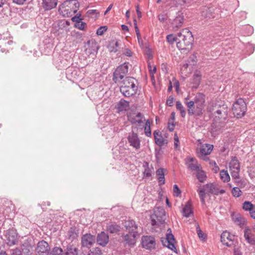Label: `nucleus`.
Instances as JSON below:
<instances>
[{
	"label": "nucleus",
	"mask_w": 255,
	"mask_h": 255,
	"mask_svg": "<svg viewBox=\"0 0 255 255\" xmlns=\"http://www.w3.org/2000/svg\"><path fill=\"white\" fill-rule=\"evenodd\" d=\"M205 96L202 93H197L194 101L188 102V97L185 99V104L187 107L188 114L189 116L195 115L201 116L204 111L205 107Z\"/></svg>",
	"instance_id": "nucleus-1"
},
{
	"label": "nucleus",
	"mask_w": 255,
	"mask_h": 255,
	"mask_svg": "<svg viewBox=\"0 0 255 255\" xmlns=\"http://www.w3.org/2000/svg\"><path fill=\"white\" fill-rule=\"evenodd\" d=\"M128 63H124L123 64L120 65L115 70L113 74V80L116 83H121L123 86L126 87H131L133 88H137L134 84L135 79L131 77H124L128 72Z\"/></svg>",
	"instance_id": "nucleus-2"
},
{
	"label": "nucleus",
	"mask_w": 255,
	"mask_h": 255,
	"mask_svg": "<svg viewBox=\"0 0 255 255\" xmlns=\"http://www.w3.org/2000/svg\"><path fill=\"white\" fill-rule=\"evenodd\" d=\"M79 5L77 0H66L60 5L58 11L63 17H70L77 12Z\"/></svg>",
	"instance_id": "nucleus-3"
},
{
	"label": "nucleus",
	"mask_w": 255,
	"mask_h": 255,
	"mask_svg": "<svg viewBox=\"0 0 255 255\" xmlns=\"http://www.w3.org/2000/svg\"><path fill=\"white\" fill-rule=\"evenodd\" d=\"M177 36L181 39L177 40L176 45L179 50H186V46H191L193 41L192 32L188 29H183L178 33Z\"/></svg>",
	"instance_id": "nucleus-4"
},
{
	"label": "nucleus",
	"mask_w": 255,
	"mask_h": 255,
	"mask_svg": "<svg viewBox=\"0 0 255 255\" xmlns=\"http://www.w3.org/2000/svg\"><path fill=\"white\" fill-rule=\"evenodd\" d=\"M197 192L199 194L202 205L205 204V197L206 194L211 193L216 195L218 194L217 189L215 185L212 183L203 185H200L197 189Z\"/></svg>",
	"instance_id": "nucleus-5"
},
{
	"label": "nucleus",
	"mask_w": 255,
	"mask_h": 255,
	"mask_svg": "<svg viewBox=\"0 0 255 255\" xmlns=\"http://www.w3.org/2000/svg\"><path fill=\"white\" fill-rule=\"evenodd\" d=\"M233 114L237 118H241L245 116L247 111V105L244 100L239 98L236 100L233 106Z\"/></svg>",
	"instance_id": "nucleus-6"
},
{
	"label": "nucleus",
	"mask_w": 255,
	"mask_h": 255,
	"mask_svg": "<svg viewBox=\"0 0 255 255\" xmlns=\"http://www.w3.org/2000/svg\"><path fill=\"white\" fill-rule=\"evenodd\" d=\"M216 8L211 4L203 6L200 8L201 19L214 18L216 16Z\"/></svg>",
	"instance_id": "nucleus-7"
},
{
	"label": "nucleus",
	"mask_w": 255,
	"mask_h": 255,
	"mask_svg": "<svg viewBox=\"0 0 255 255\" xmlns=\"http://www.w3.org/2000/svg\"><path fill=\"white\" fill-rule=\"evenodd\" d=\"M95 243V237L90 234L84 235L81 238V249L84 251H89Z\"/></svg>",
	"instance_id": "nucleus-8"
},
{
	"label": "nucleus",
	"mask_w": 255,
	"mask_h": 255,
	"mask_svg": "<svg viewBox=\"0 0 255 255\" xmlns=\"http://www.w3.org/2000/svg\"><path fill=\"white\" fill-rule=\"evenodd\" d=\"M163 245L167 247L174 252L177 253V250L175 246V240L174 236L171 233L170 229L167 230L166 237L164 240H162Z\"/></svg>",
	"instance_id": "nucleus-9"
},
{
	"label": "nucleus",
	"mask_w": 255,
	"mask_h": 255,
	"mask_svg": "<svg viewBox=\"0 0 255 255\" xmlns=\"http://www.w3.org/2000/svg\"><path fill=\"white\" fill-rule=\"evenodd\" d=\"M128 121L136 126H140L145 121L144 116L140 113H133L128 115Z\"/></svg>",
	"instance_id": "nucleus-10"
},
{
	"label": "nucleus",
	"mask_w": 255,
	"mask_h": 255,
	"mask_svg": "<svg viewBox=\"0 0 255 255\" xmlns=\"http://www.w3.org/2000/svg\"><path fill=\"white\" fill-rule=\"evenodd\" d=\"M49 251L50 247L46 242L43 240L38 243L36 249V255H49Z\"/></svg>",
	"instance_id": "nucleus-11"
},
{
	"label": "nucleus",
	"mask_w": 255,
	"mask_h": 255,
	"mask_svg": "<svg viewBox=\"0 0 255 255\" xmlns=\"http://www.w3.org/2000/svg\"><path fill=\"white\" fill-rule=\"evenodd\" d=\"M141 244L143 248L151 250L155 248V239L152 236H143L141 238Z\"/></svg>",
	"instance_id": "nucleus-12"
},
{
	"label": "nucleus",
	"mask_w": 255,
	"mask_h": 255,
	"mask_svg": "<svg viewBox=\"0 0 255 255\" xmlns=\"http://www.w3.org/2000/svg\"><path fill=\"white\" fill-rule=\"evenodd\" d=\"M5 236L6 238V243L8 246H13L17 243V236L15 231L13 230L7 231Z\"/></svg>",
	"instance_id": "nucleus-13"
},
{
	"label": "nucleus",
	"mask_w": 255,
	"mask_h": 255,
	"mask_svg": "<svg viewBox=\"0 0 255 255\" xmlns=\"http://www.w3.org/2000/svg\"><path fill=\"white\" fill-rule=\"evenodd\" d=\"M185 164L188 169L191 171L195 172L200 167L201 165L198 162L196 158L188 156L185 159Z\"/></svg>",
	"instance_id": "nucleus-14"
},
{
	"label": "nucleus",
	"mask_w": 255,
	"mask_h": 255,
	"mask_svg": "<svg viewBox=\"0 0 255 255\" xmlns=\"http://www.w3.org/2000/svg\"><path fill=\"white\" fill-rule=\"evenodd\" d=\"M234 236L227 231H224L221 235V241L227 247H231L234 244Z\"/></svg>",
	"instance_id": "nucleus-15"
},
{
	"label": "nucleus",
	"mask_w": 255,
	"mask_h": 255,
	"mask_svg": "<svg viewBox=\"0 0 255 255\" xmlns=\"http://www.w3.org/2000/svg\"><path fill=\"white\" fill-rule=\"evenodd\" d=\"M87 46L85 50L86 54L95 55L98 53L99 47L96 42L89 41L87 43Z\"/></svg>",
	"instance_id": "nucleus-16"
},
{
	"label": "nucleus",
	"mask_w": 255,
	"mask_h": 255,
	"mask_svg": "<svg viewBox=\"0 0 255 255\" xmlns=\"http://www.w3.org/2000/svg\"><path fill=\"white\" fill-rule=\"evenodd\" d=\"M137 232L129 233L123 235V238L126 244L128 246H133L136 243V237L137 236Z\"/></svg>",
	"instance_id": "nucleus-17"
},
{
	"label": "nucleus",
	"mask_w": 255,
	"mask_h": 255,
	"mask_svg": "<svg viewBox=\"0 0 255 255\" xmlns=\"http://www.w3.org/2000/svg\"><path fill=\"white\" fill-rule=\"evenodd\" d=\"M128 139L130 146H133L136 149L140 148V141L136 133L132 132L129 134Z\"/></svg>",
	"instance_id": "nucleus-18"
},
{
	"label": "nucleus",
	"mask_w": 255,
	"mask_h": 255,
	"mask_svg": "<svg viewBox=\"0 0 255 255\" xmlns=\"http://www.w3.org/2000/svg\"><path fill=\"white\" fill-rule=\"evenodd\" d=\"M158 210L159 212V216L157 215V213L156 211H154V216L156 217V219L153 218V216L151 217V223L152 226H155L157 225V222H159L160 223H162L164 221L162 217L165 216V211L162 208H158Z\"/></svg>",
	"instance_id": "nucleus-19"
},
{
	"label": "nucleus",
	"mask_w": 255,
	"mask_h": 255,
	"mask_svg": "<svg viewBox=\"0 0 255 255\" xmlns=\"http://www.w3.org/2000/svg\"><path fill=\"white\" fill-rule=\"evenodd\" d=\"M155 143L159 146H162L167 144V139L164 138L159 130H156L153 132Z\"/></svg>",
	"instance_id": "nucleus-20"
},
{
	"label": "nucleus",
	"mask_w": 255,
	"mask_h": 255,
	"mask_svg": "<svg viewBox=\"0 0 255 255\" xmlns=\"http://www.w3.org/2000/svg\"><path fill=\"white\" fill-rule=\"evenodd\" d=\"M137 88L134 89L131 87L121 85L120 86V92L123 95L126 97H129L136 93Z\"/></svg>",
	"instance_id": "nucleus-21"
},
{
	"label": "nucleus",
	"mask_w": 255,
	"mask_h": 255,
	"mask_svg": "<svg viewBox=\"0 0 255 255\" xmlns=\"http://www.w3.org/2000/svg\"><path fill=\"white\" fill-rule=\"evenodd\" d=\"M244 237L246 241L251 245H255V237L252 234L251 230L246 227L244 230Z\"/></svg>",
	"instance_id": "nucleus-22"
},
{
	"label": "nucleus",
	"mask_w": 255,
	"mask_h": 255,
	"mask_svg": "<svg viewBox=\"0 0 255 255\" xmlns=\"http://www.w3.org/2000/svg\"><path fill=\"white\" fill-rule=\"evenodd\" d=\"M33 245L31 241L26 240L21 246V249L24 254L28 255L32 253Z\"/></svg>",
	"instance_id": "nucleus-23"
},
{
	"label": "nucleus",
	"mask_w": 255,
	"mask_h": 255,
	"mask_svg": "<svg viewBox=\"0 0 255 255\" xmlns=\"http://www.w3.org/2000/svg\"><path fill=\"white\" fill-rule=\"evenodd\" d=\"M243 208L244 210L249 211L251 217L255 219V206L250 201H245L243 204Z\"/></svg>",
	"instance_id": "nucleus-24"
},
{
	"label": "nucleus",
	"mask_w": 255,
	"mask_h": 255,
	"mask_svg": "<svg viewBox=\"0 0 255 255\" xmlns=\"http://www.w3.org/2000/svg\"><path fill=\"white\" fill-rule=\"evenodd\" d=\"M109 240V236L104 232H102L97 236V242L98 244L103 247L106 246Z\"/></svg>",
	"instance_id": "nucleus-25"
},
{
	"label": "nucleus",
	"mask_w": 255,
	"mask_h": 255,
	"mask_svg": "<svg viewBox=\"0 0 255 255\" xmlns=\"http://www.w3.org/2000/svg\"><path fill=\"white\" fill-rule=\"evenodd\" d=\"M58 0H42V6L45 10H49L55 7Z\"/></svg>",
	"instance_id": "nucleus-26"
},
{
	"label": "nucleus",
	"mask_w": 255,
	"mask_h": 255,
	"mask_svg": "<svg viewBox=\"0 0 255 255\" xmlns=\"http://www.w3.org/2000/svg\"><path fill=\"white\" fill-rule=\"evenodd\" d=\"M213 148V145L210 144H204L200 148V156L203 157L211 153Z\"/></svg>",
	"instance_id": "nucleus-27"
},
{
	"label": "nucleus",
	"mask_w": 255,
	"mask_h": 255,
	"mask_svg": "<svg viewBox=\"0 0 255 255\" xmlns=\"http://www.w3.org/2000/svg\"><path fill=\"white\" fill-rule=\"evenodd\" d=\"M129 107V102L121 99L117 104L116 108L119 112L127 111Z\"/></svg>",
	"instance_id": "nucleus-28"
},
{
	"label": "nucleus",
	"mask_w": 255,
	"mask_h": 255,
	"mask_svg": "<svg viewBox=\"0 0 255 255\" xmlns=\"http://www.w3.org/2000/svg\"><path fill=\"white\" fill-rule=\"evenodd\" d=\"M125 227L129 233L137 232L136 231L137 226L133 220H128L125 222Z\"/></svg>",
	"instance_id": "nucleus-29"
},
{
	"label": "nucleus",
	"mask_w": 255,
	"mask_h": 255,
	"mask_svg": "<svg viewBox=\"0 0 255 255\" xmlns=\"http://www.w3.org/2000/svg\"><path fill=\"white\" fill-rule=\"evenodd\" d=\"M183 21L184 17L183 16L180 15L177 16L172 22L173 29L174 30H177L182 26Z\"/></svg>",
	"instance_id": "nucleus-30"
},
{
	"label": "nucleus",
	"mask_w": 255,
	"mask_h": 255,
	"mask_svg": "<svg viewBox=\"0 0 255 255\" xmlns=\"http://www.w3.org/2000/svg\"><path fill=\"white\" fill-rule=\"evenodd\" d=\"M165 171H166V169L163 168H159L156 171V176L159 185H163L165 183Z\"/></svg>",
	"instance_id": "nucleus-31"
},
{
	"label": "nucleus",
	"mask_w": 255,
	"mask_h": 255,
	"mask_svg": "<svg viewBox=\"0 0 255 255\" xmlns=\"http://www.w3.org/2000/svg\"><path fill=\"white\" fill-rule=\"evenodd\" d=\"M79 230L75 227L70 228L67 233L68 238L71 242L76 239L78 236Z\"/></svg>",
	"instance_id": "nucleus-32"
},
{
	"label": "nucleus",
	"mask_w": 255,
	"mask_h": 255,
	"mask_svg": "<svg viewBox=\"0 0 255 255\" xmlns=\"http://www.w3.org/2000/svg\"><path fill=\"white\" fill-rule=\"evenodd\" d=\"M144 170L143 172V176L145 178H149L151 176L153 172V167L152 166H149V163L147 162H144L143 165Z\"/></svg>",
	"instance_id": "nucleus-33"
},
{
	"label": "nucleus",
	"mask_w": 255,
	"mask_h": 255,
	"mask_svg": "<svg viewBox=\"0 0 255 255\" xmlns=\"http://www.w3.org/2000/svg\"><path fill=\"white\" fill-rule=\"evenodd\" d=\"M183 216L188 218L193 214V212L191 208V203L190 201L187 202L182 210Z\"/></svg>",
	"instance_id": "nucleus-34"
},
{
	"label": "nucleus",
	"mask_w": 255,
	"mask_h": 255,
	"mask_svg": "<svg viewBox=\"0 0 255 255\" xmlns=\"http://www.w3.org/2000/svg\"><path fill=\"white\" fill-rule=\"evenodd\" d=\"M195 174L196 178L200 182L203 183L206 181L207 176L205 172L202 169V167H200L199 169L196 171Z\"/></svg>",
	"instance_id": "nucleus-35"
},
{
	"label": "nucleus",
	"mask_w": 255,
	"mask_h": 255,
	"mask_svg": "<svg viewBox=\"0 0 255 255\" xmlns=\"http://www.w3.org/2000/svg\"><path fill=\"white\" fill-rule=\"evenodd\" d=\"M230 170H240V163L236 157L232 158L229 163Z\"/></svg>",
	"instance_id": "nucleus-36"
},
{
	"label": "nucleus",
	"mask_w": 255,
	"mask_h": 255,
	"mask_svg": "<svg viewBox=\"0 0 255 255\" xmlns=\"http://www.w3.org/2000/svg\"><path fill=\"white\" fill-rule=\"evenodd\" d=\"M107 231L111 234L117 233L120 230V226L115 223L109 224L107 227Z\"/></svg>",
	"instance_id": "nucleus-37"
},
{
	"label": "nucleus",
	"mask_w": 255,
	"mask_h": 255,
	"mask_svg": "<svg viewBox=\"0 0 255 255\" xmlns=\"http://www.w3.org/2000/svg\"><path fill=\"white\" fill-rule=\"evenodd\" d=\"M234 222L238 226L242 227L245 223L246 220L241 215L238 214L233 217Z\"/></svg>",
	"instance_id": "nucleus-38"
},
{
	"label": "nucleus",
	"mask_w": 255,
	"mask_h": 255,
	"mask_svg": "<svg viewBox=\"0 0 255 255\" xmlns=\"http://www.w3.org/2000/svg\"><path fill=\"white\" fill-rule=\"evenodd\" d=\"M64 255H78V250L76 248L72 246H68Z\"/></svg>",
	"instance_id": "nucleus-39"
},
{
	"label": "nucleus",
	"mask_w": 255,
	"mask_h": 255,
	"mask_svg": "<svg viewBox=\"0 0 255 255\" xmlns=\"http://www.w3.org/2000/svg\"><path fill=\"white\" fill-rule=\"evenodd\" d=\"M176 107L177 110L180 112L181 116L182 118H185L186 114V112L185 111V108H184L182 104H181V103L180 101L176 102Z\"/></svg>",
	"instance_id": "nucleus-40"
},
{
	"label": "nucleus",
	"mask_w": 255,
	"mask_h": 255,
	"mask_svg": "<svg viewBox=\"0 0 255 255\" xmlns=\"http://www.w3.org/2000/svg\"><path fill=\"white\" fill-rule=\"evenodd\" d=\"M221 179L224 182H227L230 181V177L227 170H222L220 172Z\"/></svg>",
	"instance_id": "nucleus-41"
},
{
	"label": "nucleus",
	"mask_w": 255,
	"mask_h": 255,
	"mask_svg": "<svg viewBox=\"0 0 255 255\" xmlns=\"http://www.w3.org/2000/svg\"><path fill=\"white\" fill-rule=\"evenodd\" d=\"M144 129L145 134L148 137L151 136V132L150 128V123H149V121L148 120H147L145 122Z\"/></svg>",
	"instance_id": "nucleus-42"
},
{
	"label": "nucleus",
	"mask_w": 255,
	"mask_h": 255,
	"mask_svg": "<svg viewBox=\"0 0 255 255\" xmlns=\"http://www.w3.org/2000/svg\"><path fill=\"white\" fill-rule=\"evenodd\" d=\"M119 46L118 41H113L110 44L109 48L111 52H116L118 50Z\"/></svg>",
	"instance_id": "nucleus-43"
},
{
	"label": "nucleus",
	"mask_w": 255,
	"mask_h": 255,
	"mask_svg": "<svg viewBox=\"0 0 255 255\" xmlns=\"http://www.w3.org/2000/svg\"><path fill=\"white\" fill-rule=\"evenodd\" d=\"M63 250L59 247H54L52 251L49 252V255H62Z\"/></svg>",
	"instance_id": "nucleus-44"
},
{
	"label": "nucleus",
	"mask_w": 255,
	"mask_h": 255,
	"mask_svg": "<svg viewBox=\"0 0 255 255\" xmlns=\"http://www.w3.org/2000/svg\"><path fill=\"white\" fill-rule=\"evenodd\" d=\"M242 193V191L238 187H235L232 189V193L234 197H239L241 196Z\"/></svg>",
	"instance_id": "nucleus-45"
},
{
	"label": "nucleus",
	"mask_w": 255,
	"mask_h": 255,
	"mask_svg": "<svg viewBox=\"0 0 255 255\" xmlns=\"http://www.w3.org/2000/svg\"><path fill=\"white\" fill-rule=\"evenodd\" d=\"M166 39L168 42L171 44H173L174 42L177 41L178 40L177 37H175L174 35L172 34L167 35Z\"/></svg>",
	"instance_id": "nucleus-46"
},
{
	"label": "nucleus",
	"mask_w": 255,
	"mask_h": 255,
	"mask_svg": "<svg viewBox=\"0 0 255 255\" xmlns=\"http://www.w3.org/2000/svg\"><path fill=\"white\" fill-rule=\"evenodd\" d=\"M86 23L84 22H83L82 21H79V22L75 23V26L79 29L80 30H84L85 28V27L86 26Z\"/></svg>",
	"instance_id": "nucleus-47"
},
{
	"label": "nucleus",
	"mask_w": 255,
	"mask_h": 255,
	"mask_svg": "<svg viewBox=\"0 0 255 255\" xmlns=\"http://www.w3.org/2000/svg\"><path fill=\"white\" fill-rule=\"evenodd\" d=\"M196 231L199 239L202 240H204L205 239V237L204 236L203 232L200 229L199 226L198 225H197V226H196Z\"/></svg>",
	"instance_id": "nucleus-48"
},
{
	"label": "nucleus",
	"mask_w": 255,
	"mask_h": 255,
	"mask_svg": "<svg viewBox=\"0 0 255 255\" xmlns=\"http://www.w3.org/2000/svg\"><path fill=\"white\" fill-rule=\"evenodd\" d=\"M227 111L226 109L223 107L222 108H220V109L217 110L216 112H215V114H217L219 116H221V118L222 117V115H226V113Z\"/></svg>",
	"instance_id": "nucleus-49"
},
{
	"label": "nucleus",
	"mask_w": 255,
	"mask_h": 255,
	"mask_svg": "<svg viewBox=\"0 0 255 255\" xmlns=\"http://www.w3.org/2000/svg\"><path fill=\"white\" fill-rule=\"evenodd\" d=\"M107 29L106 26H101L97 30L96 33L98 35H102Z\"/></svg>",
	"instance_id": "nucleus-50"
},
{
	"label": "nucleus",
	"mask_w": 255,
	"mask_h": 255,
	"mask_svg": "<svg viewBox=\"0 0 255 255\" xmlns=\"http://www.w3.org/2000/svg\"><path fill=\"white\" fill-rule=\"evenodd\" d=\"M231 175L233 178L238 179L239 178V172L240 170H231Z\"/></svg>",
	"instance_id": "nucleus-51"
},
{
	"label": "nucleus",
	"mask_w": 255,
	"mask_h": 255,
	"mask_svg": "<svg viewBox=\"0 0 255 255\" xmlns=\"http://www.w3.org/2000/svg\"><path fill=\"white\" fill-rule=\"evenodd\" d=\"M173 188L174 195L177 197L181 193L180 190L178 186L176 184H174Z\"/></svg>",
	"instance_id": "nucleus-52"
},
{
	"label": "nucleus",
	"mask_w": 255,
	"mask_h": 255,
	"mask_svg": "<svg viewBox=\"0 0 255 255\" xmlns=\"http://www.w3.org/2000/svg\"><path fill=\"white\" fill-rule=\"evenodd\" d=\"M80 14H77L75 16L73 17L71 19L75 23H77L79 22V21H82V18L80 17Z\"/></svg>",
	"instance_id": "nucleus-53"
},
{
	"label": "nucleus",
	"mask_w": 255,
	"mask_h": 255,
	"mask_svg": "<svg viewBox=\"0 0 255 255\" xmlns=\"http://www.w3.org/2000/svg\"><path fill=\"white\" fill-rule=\"evenodd\" d=\"M173 102H174V98L172 96H169L166 101V104L168 106L171 107L173 105Z\"/></svg>",
	"instance_id": "nucleus-54"
},
{
	"label": "nucleus",
	"mask_w": 255,
	"mask_h": 255,
	"mask_svg": "<svg viewBox=\"0 0 255 255\" xmlns=\"http://www.w3.org/2000/svg\"><path fill=\"white\" fill-rule=\"evenodd\" d=\"M134 25H135V30L136 34L137 35V37L138 41H139V40L141 39V37H140L139 31L138 30V28L137 24H136V21L135 20H134Z\"/></svg>",
	"instance_id": "nucleus-55"
},
{
	"label": "nucleus",
	"mask_w": 255,
	"mask_h": 255,
	"mask_svg": "<svg viewBox=\"0 0 255 255\" xmlns=\"http://www.w3.org/2000/svg\"><path fill=\"white\" fill-rule=\"evenodd\" d=\"M174 140V147L175 148H177L179 145V144H179V138H178V137L176 133L175 134Z\"/></svg>",
	"instance_id": "nucleus-56"
},
{
	"label": "nucleus",
	"mask_w": 255,
	"mask_h": 255,
	"mask_svg": "<svg viewBox=\"0 0 255 255\" xmlns=\"http://www.w3.org/2000/svg\"><path fill=\"white\" fill-rule=\"evenodd\" d=\"M124 55L127 56L131 57L132 55V51L128 48L126 49L125 51L124 52Z\"/></svg>",
	"instance_id": "nucleus-57"
},
{
	"label": "nucleus",
	"mask_w": 255,
	"mask_h": 255,
	"mask_svg": "<svg viewBox=\"0 0 255 255\" xmlns=\"http://www.w3.org/2000/svg\"><path fill=\"white\" fill-rule=\"evenodd\" d=\"M26 0H12V2L18 5H22Z\"/></svg>",
	"instance_id": "nucleus-58"
},
{
	"label": "nucleus",
	"mask_w": 255,
	"mask_h": 255,
	"mask_svg": "<svg viewBox=\"0 0 255 255\" xmlns=\"http://www.w3.org/2000/svg\"><path fill=\"white\" fill-rule=\"evenodd\" d=\"M11 255H22L20 250L16 249L12 251Z\"/></svg>",
	"instance_id": "nucleus-59"
},
{
	"label": "nucleus",
	"mask_w": 255,
	"mask_h": 255,
	"mask_svg": "<svg viewBox=\"0 0 255 255\" xmlns=\"http://www.w3.org/2000/svg\"><path fill=\"white\" fill-rule=\"evenodd\" d=\"M192 83L194 84H195L197 86V87L198 86L200 83V78H199L198 79L197 78H194V77H193Z\"/></svg>",
	"instance_id": "nucleus-60"
},
{
	"label": "nucleus",
	"mask_w": 255,
	"mask_h": 255,
	"mask_svg": "<svg viewBox=\"0 0 255 255\" xmlns=\"http://www.w3.org/2000/svg\"><path fill=\"white\" fill-rule=\"evenodd\" d=\"M148 67L149 71L151 74H153L154 73H155L156 71V68L155 67H153V68H152L151 65H148Z\"/></svg>",
	"instance_id": "nucleus-61"
},
{
	"label": "nucleus",
	"mask_w": 255,
	"mask_h": 255,
	"mask_svg": "<svg viewBox=\"0 0 255 255\" xmlns=\"http://www.w3.org/2000/svg\"><path fill=\"white\" fill-rule=\"evenodd\" d=\"M87 13L89 14H99V12L96 9H90L87 11Z\"/></svg>",
	"instance_id": "nucleus-62"
},
{
	"label": "nucleus",
	"mask_w": 255,
	"mask_h": 255,
	"mask_svg": "<svg viewBox=\"0 0 255 255\" xmlns=\"http://www.w3.org/2000/svg\"><path fill=\"white\" fill-rule=\"evenodd\" d=\"M247 48L251 49V52L249 53V54H250L253 53L254 49H255V46L251 44H249L247 46Z\"/></svg>",
	"instance_id": "nucleus-63"
},
{
	"label": "nucleus",
	"mask_w": 255,
	"mask_h": 255,
	"mask_svg": "<svg viewBox=\"0 0 255 255\" xmlns=\"http://www.w3.org/2000/svg\"><path fill=\"white\" fill-rule=\"evenodd\" d=\"M158 17V20L161 22H164L166 20L165 16L163 14L159 15Z\"/></svg>",
	"instance_id": "nucleus-64"
}]
</instances>
